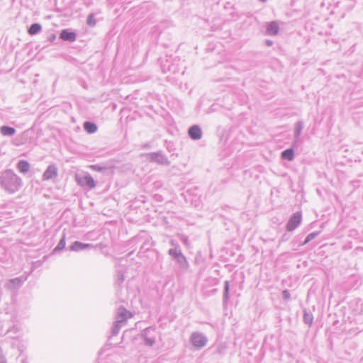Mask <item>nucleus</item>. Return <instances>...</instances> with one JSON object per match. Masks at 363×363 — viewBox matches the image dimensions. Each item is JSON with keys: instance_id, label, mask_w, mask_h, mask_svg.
Returning a JSON list of instances; mask_svg holds the SVG:
<instances>
[{"instance_id": "obj_5", "label": "nucleus", "mask_w": 363, "mask_h": 363, "mask_svg": "<svg viewBox=\"0 0 363 363\" xmlns=\"http://www.w3.org/2000/svg\"><path fill=\"white\" fill-rule=\"evenodd\" d=\"M57 176V168L55 164H50L48 167L43 174V180H50Z\"/></svg>"}, {"instance_id": "obj_3", "label": "nucleus", "mask_w": 363, "mask_h": 363, "mask_svg": "<svg viewBox=\"0 0 363 363\" xmlns=\"http://www.w3.org/2000/svg\"><path fill=\"white\" fill-rule=\"evenodd\" d=\"M132 316L133 315L126 309L119 308L116 315V321L112 328V335H116L126 320Z\"/></svg>"}, {"instance_id": "obj_24", "label": "nucleus", "mask_w": 363, "mask_h": 363, "mask_svg": "<svg viewBox=\"0 0 363 363\" xmlns=\"http://www.w3.org/2000/svg\"><path fill=\"white\" fill-rule=\"evenodd\" d=\"M0 363H6L5 358L1 355H0Z\"/></svg>"}, {"instance_id": "obj_26", "label": "nucleus", "mask_w": 363, "mask_h": 363, "mask_svg": "<svg viewBox=\"0 0 363 363\" xmlns=\"http://www.w3.org/2000/svg\"><path fill=\"white\" fill-rule=\"evenodd\" d=\"M132 253H133L132 252H130V253H128V257H130V256L131 255V254H132Z\"/></svg>"}, {"instance_id": "obj_19", "label": "nucleus", "mask_w": 363, "mask_h": 363, "mask_svg": "<svg viewBox=\"0 0 363 363\" xmlns=\"http://www.w3.org/2000/svg\"><path fill=\"white\" fill-rule=\"evenodd\" d=\"M89 168L96 172H104L106 169L105 167L99 165V164H91L89 166Z\"/></svg>"}, {"instance_id": "obj_9", "label": "nucleus", "mask_w": 363, "mask_h": 363, "mask_svg": "<svg viewBox=\"0 0 363 363\" xmlns=\"http://www.w3.org/2000/svg\"><path fill=\"white\" fill-rule=\"evenodd\" d=\"M91 247H92V245L91 244L82 243V242H80L79 241H75L69 247V250L71 251H79V250H85V249H89V248H91Z\"/></svg>"}, {"instance_id": "obj_18", "label": "nucleus", "mask_w": 363, "mask_h": 363, "mask_svg": "<svg viewBox=\"0 0 363 363\" xmlns=\"http://www.w3.org/2000/svg\"><path fill=\"white\" fill-rule=\"evenodd\" d=\"M65 247V235L64 234L58 242L57 245L54 249V252L60 251Z\"/></svg>"}, {"instance_id": "obj_23", "label": "nucleus", "mask_w": 363, "mask_h": 363, "mask_svg": "<svg viewBox=\"0 0 363 363\" xmlns=\"http://www.w3.org/2000/svg\"><path fill=\"white\" fill-rule=\"evenodd\" d=\"M117 276H118L117 281L118 283L123 282V274H121L119 272Z\"/></svg>"}, {"instance_id": "obj_22", "label": "nucleus", "mask_w": 363, "mask_h": 363, "mask_svg": "<svg viewBox=\"0 0 363 363\" xmlns=\"http://www.w3.org/2000/svg\"><path fill=\"white\" fill-rule=\"evenodd\" d=\"M315 235H316V234H315V233H311V234H309V235L307 236V238H306V240H305V242H304V244L307 243V242H309L311 240L313 239V238L315 237Z\"/></svg>"}, {"instance_id": "obj_11", "label": "nucleus", "mask_w": 363, "mask_h": 363, "mask_svg": "<svg viewBox=\"0 0 363 363\" xmlns=\"http://www.w3.org/2000/svg\"><path fill=\"white\" fill-rule=\"evenodd\" d=\"M190 137L194 140H199L201 137V128L197 125H194L189 130Z\"/></svg>"}, {"instance_id": "obj_2", "label": "nucleus", "mask_w": 363, "mask_h": 363, "mask_svg": "<svg viewBox=\"0 0 363 363\" xmlns=\"http://www.w3.org/2000/svg\"><path fill=\"white\" fill-rule=\"evenodd\" d=\"M132 316L133 315L126 309L119 308L116 315V321L112 328V335H116L126 320Z\"/></svg>"}, {"instance_id": "obj_27", "label": "nucleus", "mask_w": 363, "mask_h": 363, "mask_svg": "<svg viewBox=\"0 0 363 363\" xmlns=\"http://www.w3.org/2000/svg\"><path fill=\"white\" fill-rule=\"evenodd\" d=\"M267 44H268L269 45H270L272 44V43H271V42H269Z\"/></svg>"}, {"instance_id": "obj_25", "label": "nucleus", "mask_w": 363, "mask_h": 363, "mask_svg": "<svg viewBox=\"0 0 363 363\" xmlns=\"http://www.w3.org/2000/svg\"><path fill=\"white\" fill-rule=\"evenodd\" d=\"M55 37H56V36H55V34L51 35H50V41H52L53 40H55Z\"/></svg>"}, {"instance_id": "obj_17", "label": "nucleus", "mask_w": 363, "mask_h": 363, "mask_svg": "<svg viewBox=\"0 0 363 363\" xmlns=\"http://www.w3.org/2000/svg\"><path fill=\"white\" fill-rule=\"evenodd\" d=\"M281 156L283 159L291 161L294 158V152L291 149L286 150L282 152Z\"/></svg>"}, {"instance_id": "obj_7", "label": "nucleus", "mask_w": 363, "mask_h": 363, "mask_svg": "<svg viewBox=\"0 0 363 363\" xmlns=\"http://www.w3.org/2000/svg\"><path fill=\"white\" fill-rule=\"evenodd\" d=\"M60 38L68 42H74L76 40L77 35L75 33L69 31L68 29H64L61 31Z\"/></svg>"}, {"instance_id": "obj_15", "label": "nucleus", "mask_w": 363, "mask_h": 363, "mask_svg": "<svg viewBox=\"0 0 363 363\" xmlns=\"http://www.w3.org/2000/svg\"><path fill=\"white\" fill-rule=\"evenodd\" d=\"M84 128L88 133H94L97 130L96 125L89 121L84 123Z\"/></svg>"}, {"instance_id": "obj_6", "label": "nucleus", "mask_w": 363, "mask_h": 363, "mask_svg": "<svg viewBox=\"0 0 363 363\" xmlns=\"http://www.w3.org/2000/svg\"><path fill=\"white\" fill-rule=\"evenodd\" d=\"M301 221V215L299 213H296L289 220L287 223V229L289 230H294Z\"/></svg>"}, {"instance_id": "obj_28", "label": "nucleus", "mask_w": 363, "mask_h": 363, "mask_svg": "<svg viewBox=\"0 0 363 363\" xmlns=\"http://www.w3.org/2000/svg\"><path fill=\"white\" fill-rule=\"evenodd\" d=\"M261 1H265L266 0H260Z\"/></svg>"}, {"instance_id": "obj_20", "label": "nucleus", "mask_w": 363, "mask_h": 363, "mask_svg": "<svg viewBox=\"0 0 363 363\" xmlns=\"http://www.w3.org/2000/svg\"><path fill=\"white\" fill-rule=\"evenodd\" d=\"M86 23L90 26H94L96 24V21L94 18V15L91 13L88 16Z\"/></svg>"}, {"instance_id": "obj_10", "label": "nucleus", "mask_w": 363, "mask_h": 363, "mask_svg": "<svg viewBox=\"0 0 363 363\" xmlns=\"http://www.w3.org/2000/svg\"><path fill=\"white\" fill-rule=\"evenodd\" d=\"M26 280V277L23 278L22 277H17L15 279H10L7 283L6 286L9 289H15L16 287H19L21 284Z\"/></svg>"}, {"instance_id": "obj_1", "label": "nucleus", "mask_w": 363, "mask_h": 363, "mask_svg": "<svg viewBox=\"0 0 363 363\" xmlns=\"http://www.w3.org/2000/svg\"><path fill=\"white\" fill-rule=\"evenodd\" d=\"M0 185L6 192L13 194L21 187L22 180L12 170L8 169L1 174Z\"/></svg>"}, {"instance_id": "obj_8", "label": "nucleus", "mask_w": 363, "mask_h": 363, "mask_svg": "<svg viewBox=\"0 0 363 363\" xmlns=\"http://www.w3.org/2000/svg\"><path fill=\"white\" fill-rule=\"evenodd\" d=\"M191 342L196 347L200 348L205 345L206 340L201 335L194 334L191 337Z\"/></svg>"}, {"instance_id": "obj_4", "label": "nucleus", "mask_w": 363, "mask_h": 363, "mask_svg": "<svg viewBox=\"0 0 363 363\" xmlns=\"http://www.w3.org/2000/svg\"><path fill=\"white\" fill-rule=\"evenodd\" d=\"M75 181L79 186L83 188L87 187L89 189H92L96 187V182L94 179L88 173H86L84 174H77L75 175Z\"/></svg>"}, {"instance_id": "obj_13", "label": "nucleus", "mask_w": 363, "mask_h": 363, "mask_svg": "<svg viewBox=\"0 0 363 363\" xmlns=\"http://www.w3.org/2000/svg\"><path fill=\"white\" fill-rule=\"evenodd\" d=\"M1 133L4 136H12L16 133L15 128L4 125L0 128Z\"/></svg>"}, {"instance_id": "obj_12", "label": "nucleus", "mask_w": 363, "mask_h": 363, "mask_svg": "<svg viewBox=\"0 0 363 363\" xmlns=\"http://www.w3.org/2000/svg\"><path fill=\"white\" fill-rule=\"evenodd\" d=\"M17 168L21 173L26 174L29 171L30 164L26 160H20L17 164Z\"/></svg>"}, {"instance_id": "obj_16", "label": "nucleus", "mask_w": 363, "mask_h": 363, "mask_svg": "<svg viewBox=\"0 0 363 363\" xmlns=\"http://www.w3.org/2000/svg\"><path fill=\"white\" fill-rule=\"evenodd\" d=\"M42 27L39 23H33L28 29V33L31 35H36L41 31Z\"/></svg>"}, {"instance_id": "obj_21", "label": "nucleus", "mask_w": 363, "mask_h": 363, "mask_svg": "<svg viewBox=\"0 0 363 363\" xmlns=\"http://www.w3.org/2000/svg\"><path fill=\"white\" fill-rule=\"evenodd\" d=\"M134 333V330L133 329H131L130 330H126L123 334V338L128 339V338L132 336L131 333Z\"/></svg>"}, {"instance_id": "obj_14", "label": "nucleus", "mask_w": 363, "mask_h": 363, "mask_svg": "<svg viewBox=\"0 0 363 363\" xmlns=\"http://www.w3.org/2000/svg\"><path fill=\"white\" fill-rule=\"evenodd\" d=\"M279 30L278 24L276 22H271L268 24L267 32L269 35H276Z\"/></svg>"}]
</instances>
